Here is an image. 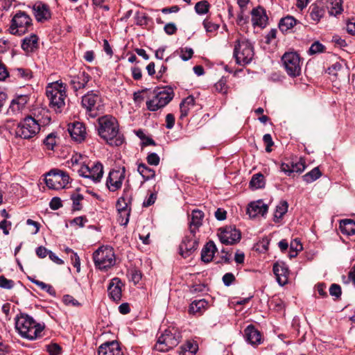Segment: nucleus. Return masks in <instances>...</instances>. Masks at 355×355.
I'll use <instances>...</instances> for the list:
<instances>
[{
    "label": "nucleus",
    "mask_w": 355,
    "mask_h": 355,
    "mask_svg": "<svg viewBox=\"0 0 355 355\" xmlns=\"http://www.w3.org/2000/svg\"><path fill=\"white\" fill-rule=\"evenodd\" d=\"M203 26H204V28H205L206 31L208 33L215 32L219 28L218 24L213 23L208 18H206L203 21Z\"/></svg>",
    "instance_id": "obj_49"
},
{
    "label": "nucleus",
    "mask_w": 355,
    "mask_h": 355,
    "mask_svg": "<svg viewBox=\"0 0 355 355\" xmlns=\"http://www.w3.org/2000/svg\"><path fill=\"white\" fill-rule=\"evenodd\" d=\"M340 230L343 234H355V222L352 219H345L340 222Z\"/></svg>",
    "instance_id": "obj_33"
},
{
    "label": "nucleus",
    "mask_w": 355,
    "mask_h": 355,
    "mask_svg": "<svg viewBox=\"0 0 355 355\" xmlns=\"http://www.w3.org/2000/svg\"><path fill=\"white\" fill-rule=\"evenodd\" d=\"M341 68V64L340 63L336 62L328 68L327 72L330 75L337 76L338 71H340Z\"/></svg>",
    "instance_id": "obj_60"
},
{
    "label": "nucleus",
    "mask_w": 355,
    "mask_h": 355,
    "mask_svg": "<svg viewBox=\"0 0 355 355\" xmlns=\"http://www.w3.org/2000/svg\"><path fill=\"white\" fill-rule=\"evenodd\" d=\"M49 206L53 210H57L60 208L62 206L60 198L58 197H53L49 203Z\"/></svg>",
    "instance_id": "obj_59"
},
{
    "label": "nucleus",
    "mask_w": 355,
    "mask_h": 355,
    "mask_svg": "<svg viewBox=\"0 0 355 355\" xmlns=\"http://www.w3.org/2000/svg\"><path fill=\"white\" fill-rule=\"evenodd\" d=\"M62 302L65 305L71 306H80V303L76 300L73 297L69 295H65L63 296Z\"/></svg>",
    "instance_id": "obj_50"
},
{
    "label": "nucleus",
    "mask_w": 355,
    "mask_h": 355,
    "mask_svg": "<svg viewBox=\"0 0 355 355\" xmlns=\"http://www.w3.org/2000/svg\"><path fill=\"white\" fill-rule=\"evenodd\" d=\"M147 162L150 165L157 166L159 164L160 158L155 153H150L146 157Z\"/></svg>",
    "instance_id": "obj_52"
},
{
    "label": "nucleus",
    "mask_w": 355,
    "mask_h": 355,
    "mask_svg": "<svg viewBox=\"0 0 355 355\" xmlns=\"http://www.w3.org/2000/svg\"><path fill=\"white\" fill-rule=\"evenodd\" d=\"M288 207V205L286 201L280 202L276 207L275 217L277 218H282L283 216L287 212Z\"/></svg>",
    "instance_id": "obj_43"
},
{
    "label": "nucleus",
    "mask_w": 355,
    "mask_h": 355,
    "mask_svg": "<svg viewBox=\"0 0 355 355\" xmlns=\"http://www.w3.org/2000/svg\"><path fill=\"white\" fill-rule=\"evenodd\" d=\"M137 171L145 180H149L155 176V171L145 164H139L137 167Z\"/></svg>",
    "instance_id": "obj_37"
},
{
    "label": "nucleus",
    "mask_w": 355,
    "mask_h": 355,
    "mask_svg": "<svg viewBox=\"0 0 355 355\" xmlns=\"http://www.w3.org/2000/svg\"><path fill=\"white\" fill-rule=\"evenodd\" d=\"M235 280L234 275L231 272H227L225 274L223 277V282L224 284L227 286H230L234 281Z\"/></svg>",
    "instance_id": "obj_61"
},
{
    "label": "nucleus",
    "mask_w": 355,
    "mask_h": 355,
    "mask_svg": "<svg viewBox=\"0 0 355 355\" xmlns=\"http://www.w3.org/2000/svg\"><path fill=\"white\" fill-rule=\"evenodd\" d=\"M283 66L288 76L296 77L301 73V60L296 52H286L282 57Z\"/></svg>",
    "instance_id": "obj_12"
},
{
    "label": "nucleus",
    "mask_w": 355,
    "mask_h": 355,
    "mask_svg": "<svg viewBox=\"0 0 355 355\" xmlns=\"http://www.w3.org/2000/svg\"><path fill=\"white\" fill-rule=\"evenodd\" d=\"M267 211L268 206L262 200L250 203L247 209V214L250 218H255L259 215L263 216Z\"/></svg>",
    "instance_id": "obj_25"
},
{
    "label": "nucleus",
    "mask_w": 355,
    "mask_h": 355,
    "mask_svg": "<svg viewBox=\"0 0 355 355\" xmlns=\"http://www.w3.org/2000/svg\"><path fill=\"white\" fill-rule=\"evenodd\" d=\"M245 341L251 345H258L261 343V335L252 324L248 325L244 330Z\"/></svg>",
    "instance_id": "obj_19"
},
{
    "label": "nucleus",
    "mask_w": 355,
    "mask_h": 355,
    "mask_svg": "<svg viewBox=\"0 0 355 355\" xmlns=\"http://www.w3.org/2000/svg\"><path fill=\"white\" fill-rule=\"evenodd\" d=\"M193 54V51L191 48L185 47L180 49V58L184 61H187L191 58Z\"/></svg>",
    "instance_id": "obj_51"
},
{
    "label": "nucleus",
    "mask_w": 355,
    "mask_h": 355,
    "mask_svg": "<svg viewBox=\"0 0 355 355\" xmlns=\"http://www.w3.org/2000/svg\"><path fill=\"white\" fill-rule=\"evenodd\" d=\"M131 211H118V222L121 225L126 226L129 222L130 215Z\"/></svg>",
    "instance_id": "obj_47"
},
{
    "label": "nucleus",
    "mask_w": 355,
    "mask_h": 355,
    "mask_svg": "<svg viewBox=\"0 0 355 355\" xmlns=\"http://www.w3.org/2000/svg\"><path fill=\"white\" fill-rule=\"evenodd\" d=\"M216 90L223 94H226L228 92V86L227 85V79L222 77L214 85Z\"/></svg>",
    "instance_id": "obj_45"
},
{
    "label": "nucleus",
    "mask_w": 355,
    "mask_h": 355,
    "mask_svg": "<svg viewBox=\"0 0 355 355\" xmlns=\"http://www.w3.org/2000/svg\"><path fill=\"white\" fill-rule=\"evenodd\" d=\"M132 198V193L129 188H125L121 197H120L116 205L118 211H131V203Z\"/></svg>",
    "instance_id": "obj_24"
},
{
    "label": "nucleus",
    "mask_w": 355,
    "mask_h": 355,
    "mask_svg": "<svg viewBox=\"0 0 355 355\" xmlns=\"http://www.w3.org/2000/svg\"><path fill=\"white\" fill-rule=\"evenodd\" d=\"M91 77L85 71H80L77 75L71 76L70 85L75 91L84 88Z\"/></svg>",
    "instance_id": "obj_20"
},
{
    "label": "nucleus",
    "mask_w": 355,
    "mask_h": 355,
    "mask_svg": "<svg viewBox=\"0 0 355 355\" xmlns=\"http://www.w3.org/2000/svg\"><path fill=\"white\" fill-rule=\"evenodd\" d=\"M263 141L266 144V150L268 153L270 152V147L274 144L271 135L270 134L264 135L263 137Z\"/></svg>",
    "instance_id": "obj_62"
},
{
    "label": "nucleus",
    "mask_w": 355,
    "mask_h": 355,
    "mask_svg": "<svg viewBox=\"0 0 355 355\" xmlns=\"http://www.w3.org/2000/svg\"><path fill=\"white\" fill-rule=\"evenodd\" d=\"M329 293L337 298L341 295V288L339 285L334 284L329 288Z\"/></svg>",
    "instance_id": "obj_57"
},
{
    "label": "nucleus",
    "mask_w": 355,
    "mask_h": 355,
    "mask_svg": "<svg viewBox=\"0 0 355 355\" xmlns=\"http://www.w3.org/2000/svg\"><path fill=\"white\" fill-rule=\"evenodd\" d=\"M207 305L208 302L205 299L194 300L190 304L189 312L193 315H202Z\"/></svg>",
    "instance_id": "obj_30"
},
{
    "label": "nucleus",
    "mask_w": 355,
    "mask_h": 355,
    "mask_svg": "<svg viewBox=\"0 0 355 355\" xmlns=\"http://www.w3.org/2000/svg\"><path fill=\"white\" fill-rule=\"evenodd\" d=\"M27 102L28 97L25 95L19 96L12 99L7 110V114L9 115H15L19 114L25 107Z\"/></svg>",
    "instance_id": "obj_23"
},
{
    "label": "nucleus",
    "mask_w": 355,
    "mask_h": 355,
    "mask_svg": "<svg viewBox=\"0 0 355 355\" xmlns=\"http://www.w3.org/2000/svg\"><path fill=\"white\" fill-rule=\"evenodd\" d=\"M46 94L49 100L50 107L56 113L62 112L65 107L67 98L65 85L58 81L50 83L46 87Z\"/></svg>",
    "instance_id": "obj_4"
},
{
    "label": "nucleus",
    "mask_w": 355,
    "mask_h": 355,
    "mask_svg": "<svg viewBox=\"0 0 355 355\" xmlns=\"http://www.w3.org/2000/svg\"><path fill=\"white\" fill-rule=\"evenodd\" d=\"M273 272L276 276L277 282L280 285H284L288 281L289 274L288 268L284 262H277L273 266Z\"/></svg>",
    "instance_id": "obj_22"
},
{
    "label": "nucleus",
    "mask_w": 355,
    "mask_h": 355,
    "mask_svg": "<svg viewBox=\"0 0 355 355\" xmlns=\"http://www.w3.org/2000/svg\"><path fill=\"white\" fill-rule=\"evenodd\" d=\"M125 167L111 170L106 181V185L108 189L112 192L119 189L122 186V183L125 179Z\"/></svg>",
    "instance_id": "obj_15"
},
{
    "label": "nucleus",
    "mask_w": 355,
    "mask_h": 355,
    "mask_svg": "<svg viewBox=\"0 0 355 355\" xmlns=\"http://www.w3.org/2000/svg\"><path fill=\"white\" fill-rule=\"evenodd\" d=\"M302 248V245L299 239H295L291 241L290 245L291 250L295 252H297L299 251H301Z\"/></svg>",
    "instance_id": "obj_58"
},
{
    "label": "nucleus",
    "mask_w": 355,
    "mask_h": 355,
    "mask_svg": "<svg viewBox=\"0 0 355 355\" xmlns=\"http://www.w3.org/2000/svg\"><path fill=\"white\" fill-rule=\"evenodd\" d=\"M254 55V49L250 42L245 39L236 40L234 49V57L237 64H248L252 62Z\"/></svg>",
    "instance_id": "obj_6"
},
{
    "label": "nucleus",
    "mask_w": 355,
    "mask_h": 355,
    "mask_svg": "<svg viewBox=\"0 0 355 355\" xmlns=\"http://www.w3.org/2000/svg\"><path fill=\"white\" fill-rule=\"evenodd\" d=\"M204 213L199 209H194L191 212V219L189 220V232L191 234L196 235L198 232L200 227L202 225Z\"/></svg>",
    "instance_id": "obj_21"
},
{
    "label": "nucleus",
    "mask_w": 355,
    "mask_h": 355,
    "mask_svg": "<svg viewBox=\"0 0 355 355\" xmlns=\"http://www.w3.org/2000/svg\"><path fill=\"white\" fill-rule=\"evenodd\" d=\"M325 6L330 15L336 16L341 13L342 0H324Z\"/></svg>",
    "instance_id": "obj_31"
},
{
    "label": "nucleus",
    "mask_w": 355,
    "mask_h": 355,
    "mask_svg": "<svg viewBox=\"0 0 355 355\" xmlns=\"http://www.w3.org/2000/svg\"><path fill=\"white\" fill-rule=\"evenodd\" d=\"M325 50V46L321 44L320 42L316 41L313 42L309 49V53L310 55H314L319 53H322Z\"/></svg>",
    "instance_id": "obj_46"
},
{
    "label": "nucleus",
    "mask_w": 355,
    "mask_h": 355,
    "mask_svg": "<svg viewBox=\"0 0 355 355\" xmlns=\"http://www.w3.org/2000/svg\"><path fill=\"white\" fill-rule=\"evenodd\" d=\"M322 173L318 167L313 168L311 171L303 175L302 178L306 183H311L318 180Z\"/></svg>",
    "instance_id": "obj_39"
},
{
    "label": "nucleus",
    "mask_w": 355,
    "mask_h": 355,
    "mask_svg": "<svg viewBox=\"0 0 355 355\" xmlns=\"http://www.w3.org/2000/svg\"><path fill=\"white\" fill-rule=\"evenodd\" d=\"M30 280L32 283L39 286L42 290L46 291L50 295L55 297L56 292L51 285L34 279H30Z\"/></svg>",
    "instance_id": "obj_40"
},
{
    "label": "nucleus",
    "mask_w": 355,
    "mask_h": 355,
    "mask_svg": "<svg viewBox=\"0 0 355 355\" xmlns=\"http://www.w3.org/2000/svg\"><path fill=\"white\" fill-rule=\"evenodd\" d=\"M180 336L176 331L173 333L171 330L166 329L157 338L154 347L155 349L161 352H168L177 346L180 343Z\"/></svg>",
    "instance_id": "obj_11"
},
{
    "label": "nucleus",
    "mask_w": 355,
    "mask_h": 355,
    "mask_svg": "<svg viewBox=\"0 0 355 355\" xmlns=\"http://www.w3.org/2000/svg\"><path fill=\"white\" fill-rule=\"evenodd\" d=\"M82 106L92 118L98 115V111L103 107L101 96L98 92L91 91L82 97Z\"/></svg>",
    "instance_id": "obj_9"
},
{
    "label": "nucleus",
    "mask_w": 355,
    "mask_h": 355,
    "mask_svg": "<svg viewBox=\"0 0 355 355\" xmlns=\"http://www.w3.org/2000/svg\"><path fill=\"white\" fill-rule=\"evenodd\" d=\"M51 122V117L46 110L42 109L40 114L34 116H28L20 121L15 130L16 137L29 139L36 136L42 126H46Z\"/></svg>",
    "instance_id": "obj_1"
},
{
    "label": "nucleus",
    "mask_w": 355,
    "mask_h": 355,
    "mask_svg": "<svg viewBox=\"0 0 355 355\" xmlns=\"http://www.w3.org/2000/svg\"><path fill=\"white\" fill-rule=\"evenodd\" d=\"M198 244L196 235L191 234L189 236H185L180 245V254L185 258L189 257L193 251L197 249Z\"/></svg>",
    "instance_id": "obj_16"
},
{
    "label": "nucleus",
    "mask_w": 355,
    "mask_h": 355,
    "mask_svg": "<svg viewBox=\"0 0 355 355\" xmlns=\"http://www.w3.org/2000/svg\"><path fill=\"white\" fill-rule=\"evenodd\" d=\"M218 236L220 242L225 245H234L239 243L241 238L240 231L232 225L220 228Z\"/></svg>",
    "instance_id": "obj_14"
},
{
    "label": "nucleus",
    "mask_w": 355,
    "mask_h": 355,
    "mask_svg": "<svg viewBox=\"0 0 355 355\" xmlns=\"http://www.w3.org/2000/svg\"><path fill=\"white\" fill-rule=\"evenodd\" d=\"M157 199V194L154 193H151L150 196L144 200L143 202V206L145 207H148L153 205Z\"/></svg>",
    "instance_id": "obj_63"
},
{
    "label": "nucleus",
    "mask_w": 355,
    "mask_h": 355,
    "mask_svg": "<svg viewBox=\"0 0 355 355\" xmlns=\"http://www.w3.org/2000/svg\"><path fill=\"white\" fill-rule=\"evenodd\" d=\"M209 3L203 0L198 2L195 6V10L198 15H205L209 12Z\"/></svg>",
    "instance_id": "obj_44"
},
{
    "label": "nucleus",
    "mask_w": 355,
    "mask_h": 355,
    "mask_svg": "<svg viewBox=\"0 0 355 355\" xmlns=\"http://www.w3.org/2000/svg\"><path fill=\"white\" fill-rule=\"evenodd\" d=\"M45 182L49 188L58 190L67 186L69 182V176L63 171L53 169L48 173Z\"/></svg>",
    "instance_id": "obj_13"
},
{
    "label": "nucleus",
    "mask_w": 355,
    "mask_h": 355,
    "mask_svg": "<svg viewBox=\"0 0 355 355\" xmlns=\"http://www.w3.org/2000/svg\"><path fill=\"white\" fill-rule=\"evenodd\" d=\"M68 131L71 138L76 141L81 142L86 137V128L80 122L69 124Z\"/></svg>",
    "instance_id": "obj_18"
},
{
    "label": "nucleus",
    "mask_w": 355,
    "mask_h": 355,
    "mask_svg": "<svg viewBox=\"0 0 355 355\" xmlns=\"http://www.w3.org/2000/svg\"><path fill=\"white\" fill-rule=\"evenodd\" d=\"M325 12L323 6L319 3L313 4L310 7V17L313 21L318 23Z\"/></svg>",
    "instance_id": "obj_34"
},
{
    "label": "nucleus",
    "mask_w": 355,
    "mask_h": 355,
    "mask_svg": "<svg viewBox=\"0 0 355 355\" xmlns=\"http://www.w3.org/2000/svg\"><path fill=\"white\" fill-rule=\"evenodd\" d=\"M198 349V345L196 342L187 341L180 347V355H196Z\"/></svg>",
    "instance_id": "obj_35"
},
{
    "label": "nucleus",
    "mask_w": 355,
    "mask_h": 355,
    "mask_svg": "<svg viewBox=\"0 0 355 355\" xmlns=\"http://www.w3.org/2000/svg\"><path fill=\"white\" fill-rule=\"evenodd\" d=\"M14 286V282L11 279H6L4 276H0V287L6 289H11Z\"/></svg>",
    "instance_id": "obj_54"
},
{
    "label": "nucleus",
    "mask_w": 355,
    "mask_h": 355,
    "mask_svg": "<svg viewBox=\"0 0 355 355\" xmlns=\"http://www.w3.org/2000/svg\"><path fill=\"white\" fill-rule=\"evenodd\" d=\"M265 184L264 176L259 173L252 175L250 182V187L252 189H262L265 187Z\"/></svg>",
    "instance_id": "obj_38"
},
{
    "label": "nucleus",
    "mask_w": 355,
    "mask_h": 355,
    "mask_svg": "<svg viewBox=\"0 0 355 355\" xmlns=\"http://www.w3.org/2000/svg\"><path fill=\"white\" fill-rule=\"evenodd\" d=\"M46 347L50 355H58L60 354L62 350L60 346L56 343L49 345Z\"/></svg>",
    "instance_id": "obj_55"
},
{
    "label": "nucleus",
    "mask_w": 355,
    "mask_h": 355,
    "mask_svg": "<svg viewBox=\"0 0 355 355\" xmlns=\"http://www.w3.org/2000/svg\"><path fill=\"white\" fill-rule=\"evenodd\" d=\"M216 247L214 241H210L206 243L201 252V259L205 263L210 262L216 251Z\"/></svg>",
    "instance_id": "obj_29"
},
{
    "label": "nucleus",
    "mask_w": 355,
    "mask_h": 355,
    "mask_svg": "<svg viewBox=\"0 0 355 355\" xmlns=\"http://www.w3.org/2000/svg\"><path fill=\"white\" fill-rule=\"evenodd\" d=\"M93 260L96 268L101 270H106L116 263L114 249L110 246H101L93 254Z\"/></svg>",
    "instance_id": "obj_5"
},
{
    "label": "nucleus",
    "mask_w": 355,
    "mask_h": 355,
    "mask_svg": "<svg viewBox=\"0 0 355 355\" xmlns=\"http://www.w3.org/2000/svg\"><path fill=\"white\" fill-rule=\"evenodd\" d=\"M251 15L252 22L254 26L264 28L266 26L268 17L262 8L257 7L254 8L251 12Z\"/></svg>",
    "instance_id": "obj_26"
},
{
    "label": "nucleus",
    "mask_w": 355,
    "mask_h": 355,
    "mask_svg": "<svg viewBox=\"0 0 355 355\" xmlns=\"http://www.w3.org/2000/svg\"><path fill=\"white\" fill-rule=\"evenodd\" d=\"M98 355H123V352L119 345L116 341H108L101 344L98 349Z\"/></svg>",
    "instance_id": "obj_17"
},
{
    "label": "nucleus",
    "mask_w": 355,
    "mask_h": 355,
    "mask_svg": "<svg viewBox=\"0 0 355 355\" xmlns=\"http://www.w3.org/2000/svg\"><path fill=\"white\" fill-rule=\"evenodd\" d=\"M38 37L32 34L30 37H26L21 43V48L26 52H32L37 46Z\"/></svg>",
    "instance_id": "obj_32"
},
{
    "label": "nucleus",
    "mask_w": 355,
    "mask_h": 355,
    "mask_svg": "<svg viewBox=\"0 0 355 355\" xmlns=\"http://www.w3.org/2000/svg\"><path fill=\"white\" fill-rule=\"evenodd\" d=\"M71 199L73 202L72 208L73 211H79L82 209L80 202L83 200V196L80 193H73L71 195Z\"/></svg>",
    "instance_id": "obj_42"
},
{
    "label": "nucleus",
    "mask_w": 355,
    "mask_h": 355,
    "mask_svg": "<svg viewBox=\"0 0 355 355\" xmlns=\"http://www.w3.org/2000/svg\"><path fill=\"white\" fill-rule=\"evenodd\" d=\"M164 29L166 33L169 35L175 34L177 31V27L174 23L166 24Z\"/></svg>",
    "instance_id": "obj_64"
},
{
    "label": "nucleus",
    "mask_w": 355,
    "mask_h": 355,
    "mask_svg": "<svg viewBox=\"0 0 355 355\" xmlns=\"http://www.w3.org/2000/svg\"><path fill=\"white\" fill-rule=\"evenodd\" d=\"M135 19L137 25L145 26L148 24V17L145 13L137 11L135 13Z\"/></svg>",
    "instance_id": "obj_48"
},
{
    "label": "nucleus",
    "mask_w": 355,
    "mask_h": 355,
    "mask_svg": "<svg viewBox=\"0 0 355 355\" xmlns=\"http://www.w3.org/2000/svg\"><path fill=\"white\" fill-rule=\"evenodd\" d=\"M15 328L19 334L28 340H35L40 336L44 325L36 322L30 315L20 313L15 318Z\"/></svg>",
    "instance_id": "obj_3"
},
{
    "label": "nucleus",
    "mask_w": 355,
    "mask_h": 355,
    "mask_svg": "<svg viewBox=\"0 0 355 355\" xmlns=\"http://www.w3.org/2000/svg\"><path fill=\"white\" fill-rule=\"evenodd\" d=\"M297 23V20L292 16L288 15L283 17L279 23V28L282 32H287L291 29Z\"/></svg>",
    "instance_id": "obj_36"
},
{
    "label": "nucleus",
    "mask_w": 355,
    "mask_h": 355,
    "mask_svg": "<svg viewBox=\"0 0 355 355\" xmlns=\"http://www.w3.org/2000/svg\"><path fill=\"white\" fill-rule=\"evenodd\" d=\"M12 35H22L33 30V23L31 17L24 11H18L11 20L9 28Z\"/></svg>",
    "instance_id": "obj_7"
},
{
    "label": "nucleus",
    "mask_w": 355,
    "mask_h": 355,
    "mask_svg": "<svg viewBox=\"0 0 355 355\" xmlns=\"http://www.w3.org/2000/svg\"><path fill=\"white\" fill-rule=\"evenodd\" d=\"M122 282L119 278H114L109 284L107 292L110 297L115 302H118L121 298Z\"/></svg>",
    "instance_id": "obj_27"
},
{
    "label": "nucleus",
    "mask_w": 355,
    "mask_h": 355,
    "mask_svg": "<svg viewBox=\"0 0 355 355\" xmlns=\"http://www.w3.org/2000/svg\"><path fill=\"white\" fill-rule=\"evenodd\" d=\"M98 134L110 145L121 146L123 138L119 134V123L116 119L111 115H105L98 119Z\"/></svg>",
    "instance_id": "obj_2"
},
{
    "label": "nucleus",
    "mask_w": 355,
    "mask_h": 355,
    "mask_svg": "<svg viewBox=\"0 0 355 355\" xmlns=\"http://www.w3.org/2000/svg\"><path fill=\"white\" fill-rule=\"evenodd\" d=\"M291 174L293 173H301L306 168L304 161L300 158L299 161H291Z\"/></svg>",
    "instance_id": "obj_41"
},
{
    "label": "nucleus",
    "mask_w": 355,
    "mask_h": 355,
    "mask_svg": "<svg viewBox=\"0 0 355 355\" xmlns=\"http://www.w3.org/2000/svg\"><path fill=\"white\" fill-rule=\"evenodd\" d=\"M78 172L80 176L91 180L94 183H98L103 175V166L99 162H89L81 164Z\"/></svg>",
    "instance_id": "obj_10"
},
{
    "label": "nucleus",
    "mask_w": 355,
    "mask_h": 355,
    "mask_svg": "<svg viewBox=\"0 0 355 355\" xmlns=\"http://www.w3.org/2000/svg\"><path fill=\"white\" fill-rule=\"evenodd\" d=\"M44 144L49 149H53L55 144V136L54 134H49L44 140Z\"/></svg>",
    "instance_id": "obj_56"
},
{
    "label": "nucleus",
    "mask_w": 355,
    "mask_h": 355,
    "mask_svg": "<svg viewBox=\"0 0 355 355\" xmlns=\"http://www.w3.org/2000/svg\"><path fill=\"white\" fill-rule=\"evenodd\" d=\"M15 71L17 73V76L26 80H28L31 78V72L29 69L17 68L15 69Z\"/></svg>",
    "instance_id": "obj_53"
},
{
    "label": "nucleus",
    "mask_w": 355,
    "mask_h": 355,
    "mask_svg": "<svg viewBox=\"0 0 355 355\" xmlns=\"http://www.w3.org/2000/svg\"><path fill=\"white\" fill-rule=\"evenodd\" d=\"M173 96V92L171 89L155 90L153 97L146 101L147 109L155 112L168 104Z\"/></svg>",
    "instance_id": "obj_8"
},
{
    "label": "nucleus",
    "mask_w": 355,
    "mask_h": 355,
    "mask_svg": "<svg viewBox=\"0 0 355 355\" xmlns=\"http://www.w3.org/2000/svg\"><path fill=\"white\" fill-rule=\"evenodd\" d=\"M33 10L35 17L38 21L50 18L51 14L48 6L42 2L35 3Z\"/></svg>",
    "instance_id": "obj_28"
}]
</instances>
